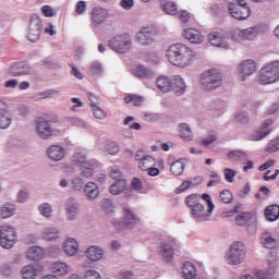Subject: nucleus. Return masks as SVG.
Segmentation results:
<instances>
[{
	"instance_id": "nucleus-1",
	"label": "nucleus",
	"mask_w": 279,
	"mask_h": 279,
	"mask_svg": "<svg viewBox=\"0 0 279 279\" xmlns=\"http://www.w3.org/2000/svg\"><path fill=\"white\" fill-rule=\"evenodd\" d=\"M166 56L170 64L184 68L191 66L195 52L185 45L174 44L167 49Z\"/></svg>"
},
{
	"instance_id": "nucleus-2",
	"label": "nucleus",
	"mask_w": 279,
	"mask_h": 279,
	"mask_svg": "<svg viewBox=\"0 0 279 279\" xmlns=\"http://www.w3.org/2000/svg\"><path fill=\"white\" fill-rule=\"evenodd\" d=\"M185 204L190 208V215L197 223L206 221L207 217H210L208 210L204 204H202V194L195 193L186 196Z\"/></svg>"
},
{
	"instance_id": "nucleus-3",
	"label": "nucleus",
	"mask_w": 279,
	"mask_h": 279,
	"mask_svg": "<svg viewBox=\"0 0 279 279\" xmlns=\"http://www.w3.org/2000/svg\"><path fill=\"white\" fill-rule=\"evenodd\" d=\"M245 245L243 242H234L226 253V260L229 265H241L245 260Z\"/></svg>"
},
{
	"instance_id": "nucleus-4",
	"label": "nucleus",
	"mask_w": 279,
	"mask_h": 279,
	"mask_svg": "<svg viewBox=\"0 0 279 279\" xmlns=\"http://www.w3.org/2000/svg\"><path fill=\"white\" fill-rule=\"evenodd\" d=\"M228 8L229 13L236 21H245L252 14V10L245 0H233Z\"/></svg>"
},
{
	"instance_id": "nucleus-5",
	"label": "nucleus",
	"mask_w": 279,
	"mask_h": 279,
	"mask_svg": "<svg viewBox=\"0 0 279 279\" xmlns=\"http://www.w3.org/2000/svg\"><path fill=\"white\" fill-rule=\"evenodd\" d=\"M201 85L203 86L204 90H216L221 86V74L219 70H208L203 72L201 75Z\"/></svg>"
},
{
	"instance_id": "nucleus-6",
	"label": "nucleus",
	"mask_w": 279,
	"mask_h": 279,
	"mask_svg": "<svg viewBox=\"0 0 279 279\" xmlns=\"http://www.w3.org/2000/svg\"><path fill=\"white\" fill-rule=\"evenodd\" d=\"M279 80V61H274L264 68L259 72L260 84H274Z\"/></svg>"
},
{
	"instance_id": "nucleus-7",
	"label": "nucleus",
	"mask_w": 279,
	"mask_h": 279,
	"mask_svg": "<svg viewBox=\"0 0 279 279\" xmlns=\"http://www.w3.org/2000/svg\"><path fill=\"white\" fill-rule=\"evenodd\" d=\"M0 245L4 250H12L16 245V230L12 226L0 227Z\"/></svg>"
},
{
	"instance_id": "nucleus-8",
	"label": "nucleus",
	"mask_w": 279,
	"mask_h": 279,
	"mask_svg": "<svg viewBox=\"0 0 279 279\" xmlns=\"http://www.w3.org/2000/svg\"><path fill=\"white\" fill-rule=\"evenodd\" d=\"M109 47L118 53H128L132 47L130 34L118 35L109 40Z\"/></svg>"
},
{
	"instance_id": "nucleus-9",
	"label": "nucleus",
	"mask_w": 279,
	"mask_h": 279,
	"mask_svg": "<svg viewBox=\"0 0 279 279\" xmlns=\"http://www.w3.org/2000/svg\"><path fill=\"white\" fill-rule=\"evenodd\" d=\"M43 34V21L38 15H33L28 24L26 38L29 43H38Z\"/></svg>"
},
{
	"instance_id": "nucleus-10",
	"label": "nucleus",
	"mask_w": 279,
	"mask_h": 279,
	"mask_svg": "<svg viewBox=\"0 0 279 279\" xmlns=\"http://www.w3.org/2000/svg\"><path fill=\"white\" fill-rule=\"evenodd\" d=\"M238 226H246L247 232L254 234L256 232L257 219L256 215L251 211H243L235 216Z\"/></svg>"
},
{
	"instance_id": "nucleus-11",
	"label": "nucleus",
	"mask_w": 279,
	"mask_h": 279,
	"mask_svg": "<svg viewBox=\"0 0 279 279\" xmlns=\"http://www.w3.org/2000/svg\"><path fill=\"white\" fill-rule=\"evenodd\" d=\"M49 123H58V117H53L51 120L40 118L36 122V132L39 138H43L44 141L51 138L53 134V130H51V125Z\"/></svg>"
},
{
	"instance_id": "nucleus-12",
	"label": "nucleus",
	"mask_w": 279,
	"mask_h": 279,
	"mask_svg": "<svg viewBox=\"0 0 279 279\" xmlns=\"http://www.w3.org/2000/svg\"><path fill=\"white\" fill-rule=\"evenodd\" d=\"M73 167H81V173L83 178H90L95 171L93 170V165L86 163V155L83 153H75L72 157Z\"/></svg>"
},
{
	"instance_id": "nucleus-13",
	"label": "nucleus",
	"mask_w": 279,
	"mask_h": 279,
	"mask_svg": "<svg viewBox=\"0 0 279 279\" xmlns=\"http://www.w3.org/2000/svg\"><path fill=\"white\" fill-rule=\"evenodd\" d=\"M9 73L12 77H21L23 75H34V68L25 61L17 62L13 64Z\"/></svg>"
},
{
	"instance_id": "nucleus-14",
	"label": "nucleus",
	"mask_w": 279,
	"mask_h": 279,
	"mask_svg": "<svg viewBox=\"0 0 279 279\" xmlns=\"http://www.w3.org/2000/svg\"><path fill=\"white\" fill-rule=\"evenodd\" d=\"M256 71H258V66H256V62H254V60L247 59L243 61L239 65V72L241 73V76H240L241 82H245V80H247L250 75H254Z\"/></svg>"
},
{
	"instance_id": "nucleus-15",
	"label": "nucleus",
	"mask_w": 279,
	"mask_h": 279,
	"mask_svg": "<svg viewBox=\"0 0 279 279\" xmlns=\"http://www.w3.org/2000/svg\"><path fill=\"white\" fill-rule=\"evenodd\" d=\"M260 34V27L259 26H253L245 29H239L236 28L234 31V35L236 40H254L256 36Z\"/></svg>"
},
{
	"instance_id": "nucleus-16",
	"label": "nucleus",
	"mask_w": 279,
	"mask_h": 279,
	"mask_svg": "<svg viewBox=\"0 0 279 279\" xmlns=\"http://www.w3.org/2000/svg\"><path fill=\"white\" fill-rule=\"evenodd\" d=\"M171 243H175V239H171L170 242L167 240H163L161 242H159V254H161L163 260H166V263H171V260H173V244Z\"/></svg>"
},
{
	"instance_id": "nucleus-17",
	"label": "nucleus",
	"mask_w": 279,
	"mask_h": 279,
	"mask_svg": "<svg viewBox=\"0 0 279 279\" xmlns=\"http://www.w3.org/2000/svg\"><path fill=\"white\" fill-rule=\"evenodd\" d=\"M12 125V116L8 112V104L0 100V130H8Z\"/></svg>"
},
{
	"instance_id": "nucleus-18",
	"label": "nucleus",
	"mask_w": 279,
	"mask_h": 279,
	"mask_svg": "<svg viewBox=\"0 0 279 279\" xmlns=\"http://www.w3.org/2000/svg\"><path fill=\"white\" fill-rule=\"evenodd\" d=\"M183 37L192 45H202L204 43V35L195 28H185L183 31Z\"/></svg>"
},
{
	"instance_id": "nucleus-19",
	"label": "nucleus",
	"mask_w": 279,
	"mask_h": 279,
	"mask_svg": "<svg viewBox=\"0 0 279 279\" xmlns=\"http://www.w3.org/2000/svg\"><path fill=\"white\" fill-rule=\"evenodd\" d=\"M170 90H173L175 95H184L186 93V83H184V78L180 75H175L172 80H170Z\"/></svg>"
},
{
	"instance_id": "nucleus-20",
	"label": "nucleus",
	"mask_w": 279,
	"mask_h": 279,
	"mask_svg": "<svg viewBox=\"0 0 279 279\" xmlns=\"http://www.w3.org/2000/svg\"><path fill=\"white\" fill-rule=\"evenodd\" d=\"M47 156L50 160L60 161L65 156L64 148L60 145H52L48 147Z\"/></svg>"
},
{
	"instance_id": "nucleus-21",
	"label": "nucleus",
	"mask_w": 279,
	"mask_h": 279,
	"mask_svg": "<svg viewBox=\"0 0 279 279\" xmlns=\"http://www.w3.org/2000/svg\"><path fill=\"white\" fill-rule=\"evenodd\" d=\"M134 75L135 77H138V80H154V77H156V72L145 65H138Z\"/></svg>"
},
{
	"instance_id": "nucleus-22",
	"label": "nucleus",
	"mask_w": 279,
	"mask_h": 279,
	"mask_svg": "<svg viewBox=\"0 0 279 279\" xmlns=\"http://www.w3.org/2000/svg\"><path fill=\"white\" fill-rule=\"evenodd\" d=\"M137 43L143 46L151 45L154 43V33L149 28H143L137 34Z\"/></svg>"
},
{
	"instance_id": "nucleus-23",
	"label": "nucleus",
	"mask_w": 279,
	"mask_h": 279,
	"mask_svg": "<svg viewBox=\"0 0 279 279\" xmlns=\"http://www.w3.org/2000/svg\"><path fill=\"white\" fill-rule=\"evenodd\" d=\"M84 193L87 199L93 202V199H97V197H99V185L95 182H88L84 186Z\"/></svg>"
},
{
	"instance_id": "nucleus-24",
	"label": "nucleus",
	"mask_w": 279,
	"mask_h": 279,
	"mask_svg": "<svg viewBox=\"0 0 279 279\" xmlns=\"http://www.w3.org/2000/svg\"><path fill=\"white\" fill-rule=\"evenodd\" d=\"M108 17V10L104 8H94L92 11V19L95 25H101L104 21Z\"/></svg>"
},
{
	"instance_id": "nucleus-25",
	"label": "nucleus",
	"mask_w": 279,
	"mask_h": 279,
	"mask_svg": "<svg viewBox=\"0 0 279 279\" xmlns=\"http://www.w3.org/2000/svg\"><path fill=\"white\" fill-rule=\"evenodd\" d=\"M85 255L88 258V260H92L93 263H95L104 258V250H101V247L99 246H89L85 251Z\"/></svg>"
},
{
	"instance_id": "nucleus-26",
	"label": "nucleus",
	"mask_w": 279,
	"mask_h": 279,
	"mask_svg": "<svg viewBox=\"0 0 279 279\" xmlns=\"http://www.w3.org/2000/svg\"><path fill=\"white\" fill-rule=\"evenodd\" d=\"M123 191H128V181L125 179H118L109 187L111 195H121Z\"/></svg>"
},
{
	"instance_id": "nucleus-27",
	"label": "nucleus",
	"mask_w": 279,
	"mask_h": 279,
	"mask_svg": "<svg viewBox=\"0 0 279 279\" xmlns=\"http://www.w3.org/2000/svg\"><path fill=\"white\" fill-rule=\"evenodd\" d=\"M208 40L213 47H220L221 49H228V43L225 38L219 36L218 33H211L208 35Z\"/></svg>"
},
{
	"instance_id": "nucleus-28",
	"label": "nucleus",
	"mask_w": 279,
	"mask_h": 279,
	"mask_svg": "<svg viewBox=\"0 0 279 279\" xmlns=\"http://www.w3.org/2000/svg\"><path fill=\"white\" fill-rule=\"evenodd\" d=\"M50 269L52 274H56L57 276H66V274H69V265L63 262L52 263Z\"/></svg>"
},
{
	"instance_id": "nucleus-29",
	"label": "nucleus",
	"mask_w": 279,
	"mask_h": 279,
	"mask_svg": "<svg viewBox=\"0 0 279 279\" xmlns=\"http://www.w3.org/2000/svg\"><path fill=\"white\" fill-rule=\"evenodd\" d=\"M271 125H274V120L266 119L262 123V132L258 134H255L253 137V141H263V138H265V136H268V134H270L271 131L270 130L266 131V130H267V128H271Z\"/></svg>"
},
{
	"instance_id": "nucleus-30",
	"label": "nucleus",
	"mask_w": 279,
	"mask_h": 279,
	"mask_svg": "<svg viewBox=\"0 0 279 279\" xmlns=\"http://www.w3.org/2000/svg\"><path fill=\"white\" fill-rule=\"evenodd\" d=\"M265 217L267 221H278L279 219V205H270L265 209Z\"/></svg>"
},
{
	"instance_id": "nucleus-31",
	"label": "nucleus",
	"mask_w": 279,
	"mask_h": 279,
	"mask_svg": "<svg viewBox=\"0 0 279 279\" xmlns=\"http://www.w3.org/2000/svg\"><path fill=\"white\" fill-rule=\"evenodd\" d=\"M183 276L185 279H195L197 277V270L195 268V265L191 262H185L183 264Z\"/></svg>"
},
{
	"instance_id": "nucleus-32",
	"label": "nucleus",
	"mask_w": 279,
	"mask_h": 279,
	"mask_svg": "<svg viewBox=\"0 0 279 279\" xmlns=\"http://www.w3.org/2000/svg\"><path fill=\"white\" fill-rule=\"evenodd\" d=\"M157 88L161 93H169L171 90V80H169L166 75H161L156 80Z\"/></svg>"
},
{
	"instance_id": "nucleus-33",
	"label": "nucleus",
	"mask_w": 279,
	"mask_h": 279,
	"mask_svg": "<svg viewBox=\"0 0 279 279\" xmlns=\"http://www.w3.org/2000/svg\"><path fill=\"white\" fill-rule=\"evenodd\" d=\"M104 149L110 156H117V154L121 151V146H119V144L112 140H107L104 144Z\"/></svg>"
},
{
	"instance_id": "nucleus-34",
	"label": "nucleus",
	"mask_w": 279,
	"mask_h": 279,
	"mask_svg": "<svg viewBox=\"0 0 279 279\" xmlns=\"http://www.w3.org/2000/svg\"><path fill=\"white\" fill-rule=\"evenodd\" d=\"M179 136L183 141H193V131L186 123L179 124Z\"/></svg>"
},
{
	"instance_id": "nucleus-35",
	"label": "nucleus",
	"mask_w": 279,
	"mask_h": 279,
	"mask_svg": "<svg viewBox=\"0 0 279 279\" xmlns=\"http://www.w3.org/2000/svg\"><path fill=\"white\" fill-rule=\"evenodd\" d=\"M185 160V158H179L177 161L171 163L170 171L173 175H182V173H184Z\"/></svg>"
},
{
	"instance_id": "nucleus-36",
	"label": "nucleus",
	"mask_w": 279,
	"mask_h": 279,
	"mask_svg": "<svg viewBox=\"0 0 279 279\" xmlns=\"http://www.w3.org/2000/svg\"><path fill=\"white\" fill-rule=\"evenodd\" d=\"M122 220H124V223H126L128 228H132L135 226L136 221H138V218H136V215H134L132 210L124 208Z\"/></svg>"
},
{
	"instance_id": "nucleus-37",
	"label": "nucleus",
	"mask_w": 279,
	"mask_h": 279,
	"mask_svg": "<svg viewBox=\"0 0 279 279\" xmlns=\"http://www.w3.org/2000/svg\"><path fill=\"white\" fill-rule=\"evenodd\" d=\"M58 234H60V230L56 227H47L44 230V239L46 241H58Z\"/></svg>"
},
{
	"instance_id": "nucleus-38",
	"label": "nucleus",
	"mask_w": 279,
	"mask_h": 279,
	"mask_svg": "<svg viewBox=\"0 0 279 279\" xmlns=\"http://www.w3.org/2000/svg\"><path fill=\"white\" fill-rule=\"evenodd\" d=\"M262 243L264 247H267L268 250H276V247H278V241L268 233L262 235Z\"/></svg>"
},
{
	"instance_id": "nucleus-39",
	"label": "nucleus",
	"mask_w": 279,
	"mask_h": 279,
	"mask_svg": "<svg viewBox=\"0 0 279 279\" xmlns=\"http://www.w3.org/2000/svg\"><path fill=\"white\" fill-rule=\"evenodd\" d=\"M23 279H35L38 270L33 265L24 266L21 270Z\"/></svg>"
},
{
	"instance_id": "nucleus-40",
	"label": "nucleus",
	"mask_w": 279,
	"mask_h": 279,
	"mask_svg": "<svg viewBox=\"0 0 279 279\" xmlns=\"http://www.w3.org/2000/svg\"><path fill=\"white\" fill-rule=\"evenodd\" d=\"M27 258L28 260H35L38 262L43 258V248L38 246H33L27 252Z\"/></svg>"
},
{
	"instance_id": "nucleus-41",
	"label": "nucleus",
	"mask_w": 279,
	"mask_h": 279,
	"mask_svg": "<svg viewBox=\"0 0 279 279\" xmlns=\"http://www.w3.org/2000/svg\"><path fill=\"white\" fill-rule=\"evenodd\" d=\"M151 165H156V159L149 155H146L140 160L138 168L141 169V171H147V169L151 167Z\"/></svg>"
},
{
	"instance_id": "nucleus-42",
	"label": "nucleus",
	"mask_w": 279,
	"mask_h": 279,
	"mask_svg": "<svg viewBox=\"0 0 279 279\" xmlns=\"http://www.w3.org/2000/svg\"><path fill=\"white\" fill-rule=\"evenodd\" d=\"M14 210H16V207L12 204L7 203L0 208V217L2 219H9V217H12V215H14Z\"/></svg>"
},
{
	"instance_id": "nucleus-43",
	"label": "nucleus",
	"mask_w": 279,
	"mask_h": 279,
	"mask_svg": "<svg viewBox=\"0 0 279 279\" xmlns=\"http://www.w3.org/2000/svg\"><path fill=\"white\" fill-rule=\"evenodd\" d=\"M38 211L43 217L49 219L53 215V207H51V204L49 203H43L38 206Z\"/></svg>"
},
{
	"instance_id": "nucleus-44",
	"label": "nucleus",
	"mask_w": 279,
	"mask_h": 279,
	"mask_svg": "<svg viewBox=\"0 0 279 279\" xmlns=\"http://www.w3.org/2000/svg\"><path fill=\"white\" fill-rule=\"evenodd\" d=\"M51 97H58V92L53 89H47L34 96V101H40V99H49Z\"/></svg>"
},
{
	"instance_id": "nucleus-45",
	"label": "nucleus",
	"mask_w": 279,
	"mask_h": 279,
	"mask_svg": "<svg viewBox=\"0 0 279 279\" xmlns=\"http://www.w3.org/2000/svg\"><path fill=\"white\" fill-rule=\"evenodd\" d=\"M163 12L166 14H170L171 16H175L178 14V4L173 1H168L167 3H163V7H161Z\"/></svg>"
},
{
	"instance_id": "nucleus-46",
	"label": "nucleus",
	"mask_w": 279,
	"mask_h": 279,
	"mask_svg": "<svg viewBox=\"0 0 279 279\" xmlns=\"http://www.w3.org/2000/svg\"><path fill=\"white\" fill-rule=\"evenodd\" d=\"M101 208L107 215L114 214V203L110 198H104L101 201Z\"/></svg>"
},
{
	"instance_id": "nucleus-47",
	"label": "nucleus",
	"mask_w": 279,
	"mask_h": 279,
	"mask_svg": "<svg viewBox=\"0 0 279 279\" xmlns=\"http://www.w3.org/2000/svg\"><path fill=\"white\" fill-rule=\"evenodd\" d=\"M125 104H132L133 106H143V96H138L136 94H130L124 97Z\"/></svg>"
},
{
	"instance_id": "nucleus-48",
	"label": "nucleus",
	"mask_w": 279,
	"mask_h": 279,
	"mask_svg": "<svg viewBox=\"0 0 279 279\" xmlns=\"http://www.w3.org/2000/svg\"><path fill=\"white\" fill-rule=\"evenodd\" d=\"M207 202V215H213V210H215V203H213V197L208 193H204L201 195V201Z\"/></svg>"
},
{
	"instance_id": "nucleus-49",
	"label": "nucleus",
	"mask_w": 279,
	"mask_h": 279,
	"mask_svg": "<svg viewBox=\"0 0 279 279\" xmlns=\"http://www.w3.org/2000/svg\"><path fill=\"white\" fill-rule=\"evenodd\" d=\"M227 156L230 160H244L247 155L243 150H231Z\"/></svg>"
},
{
	"instance_id": "nucleus-50",
	"label": "nucleus",
	"mask_w": 279,
	"mask_h": 279,
	"mask_svg": "<svg viewBox=\"0 0 279 279\" xmlns=\"http://www.w3.org/2000/svg\"><path fill=\"white\" fill-rule=\"evenodd\" d=\"M268 154H276L279 150V137L270 141L265 149Z\"/></svg>"
},
{
	"instance_id": "nucleus-51",
	"label": "nucleus",
	"mask_w": 279,
	"mask_h": 279,
	"mask_svg": "<svg viewBox=\"0 0 279 279\" xmlns=\"http://www.w3.org/2000/svg\"><path fill=\"white\" fill-rule=\"evenodd\" d=\"M223 175H225L226 182L232 183L234 182V178H236V170L232 168H226L223 170Z\"/></svg>"
},
{
	"instance_id": "nucleus-52",
	"label": "nucleus",
	"mask_w": 279,
	"mask_h": 279,
	"mask_svg": "<svg viewBox=\"0 0 279 279\" xmlns=\"http://www.w3.org/2000/svg\"><path fill=\"white\" fill-rule=\"evenodd\" d=\"M40 10H41V14H44V16L46 19H51L52 16H57V14H58L56 12V10H53L52 7L49 5V4H46V5L41 7Z\"/></svg>"
},
{
	"instance_id": "nucleus-53",
	"label": "nucleus",
	"mask_w": 279,
	"mask_h": 279,
	"mask_svg": "<svg viewBox=\"0 0 279 279\" xmlns=\"http://www.w3.org/2000/svg\"><path fill=\"white\" fill-rule=\"evenodd\" d=\"M220 199L223 204H231L232 202V192L230 190H222L220 192Z\"/></svg>"
},
{
	"instance_id": "nucleus-54",
	"label": "nucleus",
	"mask_w": 279,
	"mask_h": 279,
	"mask_svg": "<svg viewBox=\"0 0 279 279\" xmlns=\"http://www.w3.org/2000/svg\"><path fill=\"white\" fill-rule=\"evenodd\" d=\"M111 223H112L113 228H116L117 230H120V231H123V230L130 228L126 226L123 218L122 219H112Z\"/></svg>"
},
{
	"instance_id": "nucleus-55",
	"label": "nucleus",
	"mask_w": 279,
	"mask_h": 279,
	"mask_svg": "<svg viewBox=\"0 0 279 279\" xmlns=\"http://www.w3.org/2000/svg\"><path fill=\"white\" fill-rule=\"evenodd\" d=\"M161 116L160 113H145L144 114V120L147 123H156V121H160Z\"/></svg>"
},
{
	"instance_id": "nucleus-56",
	"label": "nucleus",
	"mask_w": 279,
	"mask_h": 279,
	"mask_svg": "<svg viewBox=\"0 0 279 279\" xmlns=\"http://www.w3.org/2000/svg\"><path fill=\"white\" fill-rule=\"evenodd\" d=\"M84 180L82 178H74L72 179V186L74 187V191H82L84 189Z\"/></svg>"
},
{
	"instance_id": "nucleus-57",
	"label": "nucleus",
	"mask_w": 279,
	"mask_h": 279,
	"mask_svg": "<svg viewBox=\"0 0 279 279\" xmlns=\"http://www.w3.org/2000/svg\"><path fill=\"white\" fill-rule=\"evenodd\" d=\"M236 123H247L250 121V116L245 111H240L235 114Z\"/></svg>"
},
{
	"instance_id": "nucleus-58",
	"label": "nucleus",
	"mask_w": 279,
	"mask_h": 279,
	"mask_svg": "<svg viewBox=\"0 0 279 279\" xmlns=\"http://www.w3.org/2000/svg\"><path fill=\"white\" fill-rule=\"evenodd\" d=\"M80 215V203L72 199L71 204V219H75Z\"/></svg>"
},
{
	"instance_id": "nucleus-59",
	"label": "nucleus",
	"mask_w": 279,
	"mask_h": 279,
	"mask_svg": "<svg viewBox=\"0 0 279 279\" xmlns=\"http://www.w3.org/2000/svg\"><path fill=\"white\" fill-rule=\"evenodd\" d=\"M132 191H142L143 190V181L138 178H133L131 182Z\"/></svg>"
},
{
	"instance_id": "nucleus-60",
	"label": "nucleus",
	"mask_w": 279,
	"mask_h": 279,
	"mask_svg": "<svg viewBox=\"0 0 279 279\" xmlns=\"http://www.w3.org/2000/svg\"><path fill=\"white\" fill-rule=\"evenodd\" d=\"M29 198V191L27 190H21L17 193V202L20 204H24V202H27V199Z\"/></svg>"
},
{
	"instance_id": "nucleus-61",
	"label": "nucleus",
	"mask_w": 279,
	"mask_h": 279,
	"mask_svg": "<svg viewBox=\"0 0 279 279\" xmlns=\"http://www.w3.org/2000/svg\"><path fill=\"white\" fill-rule=\"evenodd\" d=\"M84 279H101V275L97 270H86L84 275Z\"/></svg>"
},
{
	"instance_id": "nucleus-62",
	"label": "nucleus",
	"mask_w": 279,
	"mask_h": 279,
	"mask_svg": "<svg viewBox=\"0 0 279 279\" xmlns=\"http://www.w3.org/2000/svg\"><path fill=\"white\" fill-rule=\"evenodd\" d=\"M193 184V181H184L179 187L175 189V193H184V191H189Z\"/></svg>"
},
{
	"instance_id": "nucleus-63",
	"label": "nucleus",
	"mask_w": 279,
	"mask_h": 279,
	"mask_svg": "<svg viewBox=\"0 0 279 279\" xmlns=\"http://www.w3.org/2000/svg\"><path fill=\"white\" fill-rule=\"evenodd\" d=\"M215 141H217V135L216 134H211L205 138H203L201 141L202 145H204L205 147H208V145H213V143H215Z\"/></svg>"
},
{
	"instance_id": "nucleus-64",
	"label": "nucleus",
	"mask_w": 279,
	"mask_h": 279,
	"mask_svg": "<svg viewBox=\"0 0 279 279\" xmlns=\"http://www.w3.org/2000/svg\"><path fill=\"white\" fill-rule=\"evenodd\" d=\"M0 274L1 276H4L5 278H8V276H12V267H10V265H2L0 266Z\"/></svg>"
}]
</instances>
